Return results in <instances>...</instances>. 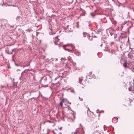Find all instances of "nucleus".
I'll list each match as a JSON object with an SVG mask.
<instances>
[{
  "label": "nucleus",
  "instance_id": "nucleus-1",
  "mask_svg": "<svg viewBox=\"0 0 134 134\" xmlns=\"http://www.w3.org/2000/svg\"><path fill=\"white\" fill-rule=\"evenodd\" d=\"M122 34H119L118 33L117 34H115L114 35V37L115 38V41H120V38L121 37L122 38H123L124 37H122Z\"/></svg>",
  "mask_w": 134,
  "mask_h": 134
},
{
  "label": "nucleus",
  "instance_id": "nucleus-2",
  "mask_svg": "<svg viewBox=\"0 0 134 134\" xmlns=\"http://www.w3.org/2000/svg\"><path fill=\"white\" fill-rule=\"evenodd\" d=\"M42 80H44L45 81L44 82H47L48 83H50L51 80V77L50 76L48 75L43 77L41 79V81Z\"/></svg>",
  "mask_w": 134,
  "mask_h": 134
},
{
  "label": "nucleus",
  "instance_id": "nucleus-3",
  "mask_svg": "<svg viewBox=\"0 0 134 134\" xmlns=\"http://www.w3.org/2000/svg\"><path fill=\"white\" fill-rule=\"evenodd\" d=\"M76 130L77 134H83V133L82 132L83 131V129L78 128L76 129Z\"/></svg>",
  "mask_w": 134,
  "mask_h": 134
},
{
  "label": "nucleus",
  "instance_id": "nucleus-4",
  "mask_svg": "<svg viewBox=\"0 0 134 134\" xmlns=\"http://www.w3.org/2000/svg\"><path fill=\"white\" fill-rule=\"evenodd\" d=\"M118 120V118L116 117L114 118L112 120L113 122L114 123H115L116 122V121Z\"/></svg>",
  "mask_w": 134,
  "mask_h": 134
},
{
  "label": "nucleus",
  "instance_id": "nucleus-5",
  "mask_svg": "<svg viewBox=\"0 0 134 134\" xmlns=\"http://www.w3.org/2000/svg\"><path fill=\"white\" fill-rule=\"evenodd\" d=\"M128 58H130L131 59H132V55L131 53H129L128 54Z\"/></svg>",
  "mask_w": 134,
  "mask_h": 134
},
{
  "label": "nucleus",
  "instance_id": "nucleus-6",
  "mask_svg": "<svg viewBox=\"0 0 134 134\" xmlns=\"http://www.w3.org/2000/svg\"><path fill=\"white\" fill-rule=\"evenodd\" d=\"M76 64L75 63H72V65H73V67L74 68L76 69Z\"/></svg>",
  "mask_w": 134,
  "mask_h": 134
},
{
  "label": "nucleus",
  "instance_id": "nucleus-7",
  "mask_svg": "<svg viewBox=\"0 0 134 134\" xmlns=\"http://www.w3.org/2000/svg\"><path fill=\"white\" fill-rule=\"evenodd\" d=\"M20 18V16H18L16 18V19L17 21H19V20Z\"/></svg>",
  "mask_w": 134,
  "mask_h": 134
},
{
  "label": "nucleus",
  "instance_id": "nucleus-8",
  "mask_svg": "<svg viewBox=\"0 0 134 134\" xmlns=\"http://www.w3.org/2000/svg\"><path fill=\"white\" fill-rule=\"evenodd\" d=\"M82 80L83 79L82 77L79 78V83H81V82L82 81Z\"/></svg>",
  "mask_w": 134,
  "mask_h": 134
},
{
  "label": "nucleus",
  "instance_id": "nucleus-9",
  "mask_svg": "<svg viewBox=\"0 0 134 134\" xmlns=\"http://www.w3.org/2000/svg\"><path fill=\"white\" fill-rule=\"evenodd\" d=\"M64 99H62V101L60 102V105L61 106H62L63 105V101H64Z\"/></svg>",
  "mask_w": 134,
  "mask_h": 134
},
{
  "label": "nucleus",
  "instance_id": "nucleus-10",
  "mask_svg": "<svg viewBox=\"0 0 134 134\" xmlns=\"http://www.w3.org/2000/svg\"><path fill=\"white\" fill-rule=\"evenodd\" d=\"M55 39L56 41H58L59 40L58 38V36H57L55 37Z\"/></svg>",
  "mask_w": 134,
  "mask_h": 134
},
{
  "label": "nucleus",
  "instance_id": "nucleus-11",
  "mask_svg": "<svg viewBox=\"0 0 134 134\" xmlns=\"http://www.w3.org/2000/svg\"><path fill=\"white\" fill-rule=\"evenodd\" d=\"M93 13H91V15L92 16V17L93 18L94 16L96 15V14L93 15Z\"/></svg>",
  "mask_w": 134,
  "mask_h": 134
},
{
  "label": "nucleus",
  "instance_id": "nucleus-12",
  "mask_svg": "<svg viewBox=\"0 0 134 134\" xmlns=\"http://www.w3.org/2000/svg\"><path fill=\"white\" fill-rule=\"evenodd\" d=\"M69 90H70V92H73V93H75V91H74V90H72L71 89H69Z\"/></svg>",
  "mask_w": 134,
  "mask_h": 134
},
{
  "label": "nucleus",
  "instance_id": "nucleus-13",
  "mask_svg": "<svg viewBox=\"0 0 134 134\" xmlns=\"http://www.w3.org/2000/svg\"><path fill=\"white\" fill-rule=\"evenodd\" d=\"M83 37H85L86 36V33L83 32Z\"/></svg>",
  "mask_w": 134,
  "mask_h": 134
},
{
  "label": "nucleus",
  "instance_id": "nucleus-14",
  "mask_svg": "<svg viewBox=\"0 0 134 134\" xmlns=\"http://www.w3.org/2000/svg\"><path fill=\"white\" fill-rule=\"evenodd\" d=\"M71 134H77V132L76 130L75 131V132H72L71 133Z\"/></svg>",
  "mask_w": 134,
  "mask_h": 134
},
{
  "label": "nucleus",
  "instance_id": "nucleus-15",
  "mask_svg": "<svg viewBox=\"0 0 134 134\" xmlns=\"http://www.w3.org/2000/svg\"><path fill=\"white\" fill-rule=\"evenodd\" d=\"M126 63H124L123 64V66L125 67V68H126Z\"/></svg>",
  "mask_w": 134,
  "mask_h": 134
},
{
  "label": "nucleus",
  "instance_id": "nucleus-16",
  "mask_svg": "<svg viewBox=\"0 0 134 134\" xmlns=\"http://www.w3.org/2000/svg\"><path fill=\"white\" fill-rule=\"evenodd\" d=\"M26 70H24V71H23L21 73V77H22V76H23V73L25 71H26Z\"/></svg>",
  "mask_w": 134,
  "mask_h": 134
},
{
  "label": "nucleus",
  "instance_id": "nucleus-17",
  "mask_svg": "<svg viewBox=\"0 0 134 134\" xmlns=\"http://www.w3.org/2000/svg\"><path fill=\"white\" fill-rule=\"evenodd\" d=\"M114 44V42H111L110 43V44L111 45H112L113 44Z\"/></svg>",
  "mask_w": 134,
  "mask_h": 134
},
{
  "label": "nucleus",
  "instance_id": "nucleus-18",
  "mask_svg": "<svg viewBox=\"0 0 134 134\" xmlns=\"http://www.w3.org/2000/svg\"><path fill=\"white\" fill-rule=\"evenodd\" d=\"M71 46L73 48H75V47L74 46V45H72Z\"/></svg>",
  "mask_w": 134,
  "mask_h": 134
},
{
  "label": "nucleus",
  "instance_id": "nucleus-19",
  "mask_svg": "<svg viewBox=\"0 0 134 134\" xmlns=\"http://www.w3.org/2000/svg\"><path fill=\"white\" fill-rule=\"evenodd\" d=\"M47 122H49V123H52V121H51L50 120H47Z\"/></svg>",
  "mask_w": 134,
  "mask_h": 134
},
{
  "label": "nucleus",
  "instance_id": "nucleus-20",
  "mask_svg": "<svg viewBox=\"0 0 134 134\" xmlns=\"http://www.w3.org/2000/svg\"><path fill=\"white\" fill-rule=\"evenodd\" d=\"M92 78L94 79V78H95V77H95V75H92Z\"/></svg>",
  "mask_w": 134,
  "mask_h": 134
},
{
  "label": "nucleus",
  "instance_id": "nucleus-21",
  "mask_svg": "<svg viewBox=\"0 0 134 134\" xmlns=\"http://www.w3.org/2000/svg\"><path fill=\"white\" fill-rule=\"evenodd\" d=\"M15 50V48L13 49L12 50V52H14Z\"/></svg>",
  "mask_w": 134,
  "mask_h": 134
},
{
  "label": "nucleus",
  "instance_id": "nucleus-22",
  "mask_svg": "<svg viewBox=\"0 0 134 134\" xmlns=\"http://www.w3.org/2000/svg\"><path fill=\"white\" fill-rule=\"evenodd\" d=\"M90 37H88V39H89V40H90V41H92V38L91 39H90Z\"/></svg>",
  "mask_w": 134,
  "mask_h": 134
},
{
  "label": "nucleus",
  "instance_id": "nucleus-23",
  "mask_svg": "<svg viewBox=\"0 0 134 134\" xmlns=\"http://www.w3.org/2000/svg\"><path fill=\"white\" fill-rule=\"evenodd\" d=\"M15 65L16 66H20V65H19V64H15Z\"/></svg>",
  "mask_w": 134,
  "mask_h": 134
},
{
  "label": "nucleus",
  "instance_id": "nucleus-24",
  "mask_svg": "<svg viewBox=\"0 0 134 134\" xmlns=\"http://www.w3.org/2000/svg\"><path fill=\"white\" fill-rule=\"evenodd\" d=\"M96 33L97 34H99V31H97V32H96Z\"/></svg>",
  "mask_w": 134,
  "mask_h": 134
},
{
  "label": "nucleus",
  "instance_id": "nucleus-25",
  "mask_svg": "<svg viewBox=\"0 0 134 134\" xmlns=\"http://www.w3.org/2000/svg\"><path fill=\"white\" fill-rule=\"evenodd\" d=\"M92 37H93L94 38H96L97 37L96 36H92Z\"/></svg>",
  "mask_w": 134,
  "mask_h": 134
},
{
  "label": "nucleus",
  "instance_id": "nucleus-26",
  "mask_svg": "<svg viewBox=\"0 0 134 134\" xmlns=\"http://www.w3.org/2000/svg\"><path fill=\"white\" fill-rule=\"evenodd\" d=\"M68 44H66V45H64V46H63L64 47H65V46H68Z\"/></svg>",
  "mask_w": 134,
  "mask_h": 134
},
{
  "label": "nucleus",
  "instance_id": "nucleus-27",
  "mask_svg": "<svg viewBox=\"0 0 134 134\" xmlns=\"http://www.w3.org/2000/svg\"><path fill=\"white\" fill-rule=\"evenodd\" d=\"M54 42V43H55V45H57V42Z\"/></svg>",
  "mask_w": 134,
  "mask_h": 134
},
{
  "label": "nucleus",
  "instance_id": "nucleus-28",
  "mask_svg": "<svg viewBox=\"0 0 134 134\" xmlns=\"http://www.w3.org/2000/svg\"><path fill=\"white\" fill-rule=\"evenodd\" d=\"M64 49H65V50H69V49H66V48H65L64 47Z\"/></svg>",
  "mask_w": 134,
  "mask_h": 134
},
{
  "label": "nucleus",
  "instance_id": "nucleus-29",
  "mask_svg": "<svg viewBox=\"0 0 134 134\" xmlns=\"http://www.w3.org/2000/svg\"><path fill=\"white\" fill-rule=\"evenodd\" d=\"M130 88L129 87V90L130 91H131V90Z\"/></svg>",
  "mask_w": 134,
  "mask_h": 134
},
{
  "label": "nucleus",
  "instance_id": "nucleus-30",
  "mask_svg": "<svg viewBox=\"0 0 134 134\" xmlns=\"http://www.w3.org/2000/svg\"><path fill=\"white\" fill-rule=\"evenodd\" d=\"M14 55H13L12 57V59H14Z\"/></svg>",
  "mask_w": 134,
  "mask_h": 134
},
{
  "label": "nucleus",
  "instance_id": "nucleus-31",
  "mask_svg": "<svg viewBox=\"0 0 134 134\" xmlns=\"http://www.w3.org/2000/svg\"><path fill=\"white\" fill-rule=\"evenodd\" d=\"M62 129V127H60L59 128V129L60 130H61Z\"/></svg>",
  "mask_w": 134,
  "mask_h": 134
},
{
  "label": "nucleus",
  "instance_id": "nucleus-32",
  "mask_svg": "<svg viewBox=\"0 0 134 134\" xmlns=\"http://www.w3.org/2000/svg\"><path fill=\"white\" fill-rule=\"evenodd\" d=\"M12 61H13V62H15V60L14 59H12Z\"/></svg>",
  "mask_w": 134,
  "mask_h": 134
},
{
  "label": "nucleus",
  "instance_id": "nucleus-33",
  "mask_svg": "<svg viewBox=\"0 0 134 134\" xmlns=\"http://www.w3.org/2000/svg\"><path fill=\"white\" fill-rule=\"evenodd\" d=\"M99 111V110L98 109V110H97V113H98V111Z\"/></svg>",
  "mask_w": 134,
  "mask_h": 134
},
{
  "label": "nucleus",
  "instance_id": "nucleus-34",
  "mask_svg": "<svg viewBox=\"0 0 134 134\" xmlns=\"http://www.w3.org/2000/svg\"><path fill=\"white\" fill-rule=\"evenodd\" d=\"M22 77H23V76H22V77H21H21H20V78H19V79H20V80H21V78Z\"/></svg>",
  "mask_w": 134,
  "mask_h": 134
},
{
  "label": "nucleus",
  "instance_id": "nucleus-35",
  "mask_svg": "<svg viewBox=\"0 0 134 134\" xmlns=\"http://www.w3.org/2000/svg\"><path fill=\"white\" fill-rule=\"evenodd\" d=\"M129 100H130V102H131V101H132V100L130 99H129Z\"/></svg>",
  "mask_w": 134,
  "mask_h": 134
},
{
  "label": "nucleus",
  "instance_id": "nucleus-36",
  "mask_svg": "<svg viewBox=\"0 0 134 134\" xmlns=\"http://www.w3.org/2000/svg\"><path fill=\"white\" fill-rule=\"evenodd\" d=\"M69 104H71V102H69Z\"/></svg>",
  "mask_w": 134,
  "mask_h": 134
},
{
  "label": "nucleus",
  "instance_id": "nucleus-37",
  "mask_svg": "<svg viewBox=\"0 0 134 134\" xmlns=\"http://www.w3.org/2000/svg\"><path fill=\"white\" fill-rule=\"evenodd\" d=\"M18 71H20V69H18Z\"/></svg>",
  "mask_w": 134,
  "mask_h": 134
},
{
  "label": "nucleus",
  "instance_id": "nucleus-38",
  "mask_svg": "<svg viewBox=\"0 0 134 134\" xmlns=\"http://www.w3.org/2000/svg\"><path fill=\"white\" fill-rule=\"evenodd\" d=\"M53 111L54 113H55L56 111L55 110H53Z\"/></svg>",
  "mask_w": 134,
  "mask_h": 134
},
{
  "label": "nucleus",
  "instance_id": "nucleus-39",
  "mask_svg": "<svg viewBox=\"0 0 134 134\" xmlns=\"http://www.w3.org/2000/svg\"><path fill=\"white\" fill-rule=\"evenodd\" d=\"M133 86H134V83H133Z\"/></svg>",
  "mask_w": 134,
  "mask_h": 134
},
{
  "label": "nucleus",
  "instance_id": "nucleus-40",
  "mask_svg": "<svg viewBox=\"0 0 134 134\" xmlns=\"http://www.w3.org/2000/svg\"><path fill=\"white\" fill-rule=\"evenodd\" d=\"M102 45H103L102 44H101V45H100V46L102 47Z\"/></svg>",
  "mask_w": 134,
  "mask_h": 134
},
{
  "label": "nucleus",
  "instance_id": "nucleus-41",
  "mask_svg": "<svg viewBox=\"0 0 134 134\" xmlns=\"http://www.w3.org/2000/svg\"><path fill=\"white\" fill-rule=\"evenodd\" d=\"M57 79V78H55V79H54V80H56Z\"/></svg>",
  "mask_w": 134,
  "mask_h": 134
},
{
  "label": "nucleus",
  "instance_id": "nucleus-42",
  "mask_svg": "<svg viewBox=\"0 0 134 134\" xmlns=\"http://www.w3.org/2000/svg\"><path fill=\"white\" fill-rule=\"evenodd\" d=\"M83 100V99L82 98L81 100V101H82Z\"/></svg>",
  "mask_w": 134,
  "mask_h": 134
},
{
  "label": "nucleus",
  "instance_id": "nucleus-43",
  "mask_svg": "<svg viewBox=\"0 0 134 134\" xmlns=\"http://www.w3.org/2000/svg\"><path fill=\"white\" fill-rule=\"evenodd\" d=\"M52 59V61H54V60H53V59Z\"/></svg>",
  "mask_w": 134,
  "mask_h": 134
},
{
  "label": "nucleus",
  "instance_id": "nucleus-44",
  "mask_svg": "<svg viewBox=\"0 0 134 134\" xmlns=\"http://www.w3.org/2000/svg\"><path fill=\"white\" fill-rule=\"evenodd\" d=\"M50 35H53V34H51L50 33Z\"/></svg>",
  "mask_w": 134,
  "mask_h": 134
},
{
  "label": "nucleus",
  "instance_id": "nucleus-45",
  "mask_svg": "<svg viewBox=\"0 0 134 134\" xmlns=\"http://www.w3.org/2000/svg\"><path fill=\"white\" fill-rule=\"evenodd\" d=\"M13 53V52H11V54H12Z\"/></svg>",
  "mask_w": 134,
  "mask_h": 134
},
{
  "label": "nucleus",
  "instance_id": "nucleus-46",
  "mask_svg": "<svg viewBox=\"0 0 134 134\" xmlns=\"http://www.w3.org/2000/svg\"><path fill=\"white\" fill-rule=\"evenodd\" d=\"M57 59H56L55 60V61H57Z\"/></svg>",
  "mask_w": 134,
  "mask_h": 134
},
{
  "label": "nucleus",
  "instance_id": "nucleus-47",
  "mask_svg": "<svg viewBox=\"0 0 134 134\" xmlns=\"http://www.w3.org/2000/svg\"><path fill=\"white\" fill-rule=\"evenodd\" d=\"M89 23H90V22H91V21H89Z\"/></svg>",
  "mask_w": 134,
  "mask_h": 134
},
{
  "label": "nucleus",
  "instance_id": "nucleus-48",
  "mask_svg": "<svg viewBox=\"0 0 134 134\" xmlns=\"http://www.w3.org/2000/svg\"><path fill=\"white\" fill-rule=\"evenodd\" d=\"M130 48L131 49H132L130 47Z\"/></svg>",
  "mask_w": 134,
  "mask_h": 134
},
{
  "label": "nucleus",
  "instance_id": "nucleus-49",
  "mask_svg": "<svg viewBox=\"0 0 134 134\" xmlns=\"http://www.w3.org/2000/svg\"><path fill=\"white\" fill-rule=\"evenodd\" d=\"M92 34H93V32H92Z\"/></svg>",
  "mask_w": 134,
  "mask_h": 134
},
{
  "label": "nucleus",
  "instance_id": "nucleus-50",
  "mask_svg": "<svg viewBox=\"0 0 134 134\" xmlns=\"http://www.w3.org/2000/svg\"><path fill=\"white\" fill-rule=\"evenodd\" d=\"M62 59H64V58H62Z\"/></svg>",
  "mask_w": 134,
  "mask_h": 134
},
{
  "label": "nucleus",
  "instance_id": "nucleus-51",
  "mask_svg": "<svg viewBox=\"0 0 134 134\" xmlns=\"http://www.w3.org/2000/svg\"><path fill=\"white\" fill-rule=\"evenodd\" d=\"M79 98H80V97H79Z\"/></svg>",
  "mask_w": 134,
  "mask_h": 134
},
{
  "label": "nucleus",
  "instance_id": "nucleus-52",
  "mask_svg": "<svg viewBox=\"0 0 134 134\" xmlns=\"http://www.w3.org/2000/svg\"><path fill=\"white\" fill-rule=\"evenodd\" d=\"M32 92H30V93H31Z\"/></svg>",
  "mask_w": 134,
  "mask_h": 134
},
{
  "label": "nucleus",
  "instance_id": "nucleus-53",
  "mask_svg": "<svg viewBox=\"0 0 134 134\" xmlns=\"http://www.w3.org/2000/svg\"><path fill=\"white\" fill-rule=\"evenodd\" d=\"M133 81H134V80H133Z\"/></svg>",
  "mask_w": 134,
  "mask_h": 134
}]
</instances>
